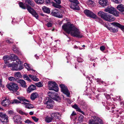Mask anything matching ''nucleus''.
Here are the masks:
<instances>
[{
  "label": "nucleus",
  "mask_w": 124,
  "mask_h": 124,
  "mask_svg": "<svg viewBox=\"0 0 124 124\" xmlns=\"http://www.w3.org/2000/svg\"><path fill=\"white\" fill-rule=\"evenodd\" d=\"M46 2L47 4H49L51 3L50 0H46Z\"/></svg>",
  "instance_id": "nucleus-59"
},
{
  "label": "nucleus",
  "mask_w": 124,
  "mask_h": 124,
  "mask_svg": "<svg viewBox=\"0 0 124 124\" xmlns=\"http://www.w3.org/2000/svg\"><path fill=\"white\" fill-rule=\"evenodd\" d=\"M112 14L116 16H118L119 15V12L116 11L115 8V10L113 12Z\"/></svg>",
  "instance_id": "nucleus-40"
},
{
  "label": "nucleus",
  "mask_w": 124,
  "mask_h": 124,
  "mask_svg": "<svg viewBox=\"0 0 124 124\" xmlns=\"http://www.w3.org/2000/svg\"><path fill=\"white\" fill-rule=\"evenodd\" d=\"M48 95L49 97L52 98H53L54 96L55 95V94L52 92L51 91H49L48 93Z\"/></svg>",
  "instance_id": "nucleus-36"
},
{
  "label": "nucleus",
  "mask_w": 124,
  "mask_h": 124,
  "mask_svg": "<svg viewBox=\"0 0 124 124\" xmlns=\"http://www.w3.org/2000/svg\"><path fill=\"white\" fill-rule=\"evenodd\" d=\"M52 3L53 6L54 7L59 9L62 8V6L60 5H59L58 4H57L54 2H53Z\"/></svg>",
  "instance_id": "nucleus-37"
},
{
  "label": "nucleus",
  "mask_w": 124,
  "mask_h": 124,
  "mask_svg": "<svg viewBox=\"0 0 124 124\" xmlns=\"http://www.w3.org/2000/svg\"><path fill=\"white\" fill-rule=\"evenodd\" d=\"M108 2L107 0H100L99 2V3L103 7L107 6Z\"/></svg>",
  "instance_id": "nucleus-18"
},
{
  "label": "nucleus",
  "mask_w": 124,
  "mask_h": 124,
  "mask_svg": "<svg viewBox=\"0 0 124 124\" xmlns=\"http://www.w3.org/2000/svg\"><path fill=\"white\" fill-rule=\"evenodd\" d=\"M72 107L76 109V110L77 111L81 113L84 115V113L81 110L80 108L78 107L77 105H74Z\"/></svg>",
  "instance_id": "nucleus-23"
},
{
  "label": "nucleus",
  "mask_w": 124,
  "mask_h": 124,
  "mask_svg": "<svg viewBox=\"0 0 124 124\" xmlns=\"http://www.w3.org/2000/svg\"><path fill=\"white\" fill-rule=\"evenodd\" d=\"M44 104L47 105L46 107L48 108H52L54 104V101L48 98H46Z\"/></svg>",
  "instance_id": "nucleus-4"
},
{
  "label": "nucleus",
  "mask_w": 124,
  "mask_h": 124,
  "mask_svg": "<svg viewBox=\"0 0 124 124\" xmlns=\"http://www.w3.org/2000/svg\"><path fill=\"white\" fill-rule=\"evenodd\" d=\"M8 79L10 81H16V79L14 77H10L8 78Z\"/></svg>",
  "instance_id": "nucleus-48"
},
{
  "label": "nucleus",
  "mask_w": 124,
  "mask_h": 124,
  "mask_svg": "<svg viewBox=\"0 0 124 124\" xmlns=\"http://www.w3.org/2000/svg\"><path fill=\"white\" fill-rule=\"evenodd\" d=\"M60 86L61 88L62 91L63 93L66 95L67 96L69 97L70 93L67 89V87L63 84L60 85Z\"/></svg>",
  "instance_id": "nucleus-7"
},
{
  "label": "nucleus",
  "mask_w": 124,
  "mask_h": 124,
  "mask_svg": "<svg viewBox=\"0 0 124 124\" xmlns=\"http://www.w3.org/2000/svg\"><path fill=\"white\" fill-rule=\"evenodd\" d=\"M13 85L12 91L13 92L16 91L19 89L18 85L14 83L13 82Z\"/></svg>",
  "instance_id": "nucleus-22"
},
{
  "label": "nucleus",
  "mask_w": 124,
  "mask_h": 124,
  "mask_svg": "<svg viewBox=\"0 0 124 124\" xmlns=\"http://www.w3.org/2000/svg\"><path fill=\"white\" fill-rule=\"evenodd\" d=\"M28 76L32 80L34 81H37L39 80V79L35 76L31 74L29 75Z\"/></svg>",
  "instance_id": "nucleus-26"
},
{
  "label": "nucleus",
  "mask_w": 124,
  "mask_h": 124,
  "mask_svg": "<svg viewBox=\"0 0 124 124\" xmlns=\"http://www.w3.org/2000/svg\"><path fill=\"white\" fill-rule=\"evenodd\" d=\"M36 88V86L33 85H32L30 86L27 89V92L28 93H29L35 90Z\"/></svg>",
  "instance_id": "nucleus-16"
},
{
  "label": "nucleus",
  "mask_w": 124,
  "mask_h": 124,
  "mask_svg": "<svg viewBox=\"0 0 124 124\" xmlns=\"http://www.w3.org/2000/svg\"><path fill=\"white\" fill-rule=\"evenodd\" d=\"M43 10L45 12L49 13L50 12V9L48 8L46 6H44L42 8Z\"/></svg>",
  "instance_id": "nucleus-25"
},
{
  "label": "nucleus",
  "mask_w": 124,
  "mask_h": 124,
  "mask_svg": "<svg viewBox=\"0 0 124 124\" xmlns=\"http://www.w3.org/2000/svg\"><path fill=\"white\" fill-rule=\"evenodd\" d=\"M100 49L102 51H104L105 49V47L104 46H102L100 47Z\"/></svg>",
  "instance_id": "nucleus-61"
},
{
  "label": "nucleus",
  "mask_w": 124,
  "mask_h": 124,
  "mask_svg": "<svg viewBox=\"0 0 124 124\" xmlns=\"http://www.w3.org/2000/svg\"><path fill=\"white\" fill-rule=\"evenodd\" d=\"M8 118V116L5 114L3 113H0V118Z\"/></svg>",
  "instance_id": "nucleus-33"
},
{
  "label": "nucleus",
  "mask_w": 124,
  "mask_h": 124,
  "mask_svg": "<svg viewBox=\"0 0 124 124\" xmlns=\"http://www.w3.org/2000/svg\"><path fill=\"white\" fill-rule=\"evenodd\" d=\"M24 122L25 123H27L28 124L31 123H32V122L29 120V119L26 120L24 121Z\"/></svg>",
  "instance_id": "nucleus-57"
},
{
  "label": "nucleus",
  "mask_w": 124,
  "mask_h": 124,
  "mask_svg": "<svg viewBox=\"0 0 124 124\" xmlns=\"http://www.w3.org/2000/svg\"><path fill=\"white\" fill-rule=\"evenodd\" d=\"M98 15L101 16V18L107 21L112 22L115 20V18L113 17L112 15H108L107 13H105L102 11L98 12Z\"/></svg>",
  "instance_id": "nucleus-2"
},
{
  "label": "nucleus",
  "mask_w": 124,
  "mask_h": 124,
  "mask_svg": "<svg viewBox=\"0 0 124 124\" xmlns=\"http://www.w3.org/2000/svg\"><path fill=\"white\" fill-rule=\"evenodd\" d=\"M23 65H20L19 66V67H18V69H19L18 70H21L22 69H23Z\"/></svg>",
  "instance_id": "nucleus-53"
},
{
  "label": "nucleus",
  "mask_w": 124,
  "mask_h": 124,
  "mask_svg": "<svg viewBox=\"0 0 124 124\" xmlns=\"http://www.w3.org/2000/svg\"><path fill=\"white\" fill-rule=\"evenodd\" d=\"M83 117L84 116L82 115H80V116L78 117V120L80 123H81L83 121Z\"/></svg>",
  "instance_id": "nucleus-42"
},
{
  "label": "nucleus",
  "mask_w": 124,
  "mask_h": 124,
  "mask_svg": "<svg viewBox=\"0 0 124 124\" xmlns=\"http://www.w3.org/2000/svg\"><path fill=\"white\" fill-rule=\"evenodd\" d=\"M109 30L111 32H113L114 33L118 31V30L117 29L112 28H110Z\"/></svg>",
  "instance_id": "nucleus-46"
},
{
  "label": "nucleus",
  "mask_w": 124,
  "mask_h": 124,
  "mask_svg": "<svg viewBox=\"0 0 124 124\" xmlns=\"http://www.w3.org/2000/svg\"><path fill=\"white\" fill-rule=\"evenodd\" d=\"M79 4L76 3H73L70 5V8L78 10L79 9V8L78 5Z\"/></svg>",
  "instance_id": "nucleus-15"
},
{
  "label": "nucleus",
  "mask_w": 124,
  "mask_h": 124,
  "mask_svg": "<svg viewBox=\"0 0 124 124\" xmlns=\"http://www.w3.org/2000/svg\"><path fill=\"white\" fill-rule=\"evenodd\" d=\"M69 1L71 2H72L73 3H78L79 2L77 0H69Z\"/></svg>",
  "instance_id": "nucleus-52"
},
{
  "label": "nucleus",
  "mask_w": 124,
  "mask_h": 124,
  "mask_svg": "<svg viewBox=\"0 0 124 124\" xmlns=\"http://www.w3.org/2000/svg\"><path fill=\"white\" fill-rule=\"evenodd\" d=\"M3 59L4 61L8 60L10 59V58L9 56L7 55L4 56L3 57Z\"/></svg>",
  "instance_id": "nucleus-47"
},
{
  "label": "nucleus",
  "mask_w": 124,
  "mask_h": 124,
  "mask_svg": "<svg viewBox=\"0 0 124 124\" xmlns=\"http://www.w3.org/2000/svg\"><path fill=\"white\" fill-rule=\"evenodd\" d=\"M23 77L24 80H27L29 82H31V80L29 78L27 74L24 75H23Z\"/></svg>",
  "instance_id": "nucleus-31"
},
{
  "label": "nucleus",
  "mask_w": 124,
  "mask_h": 124,
  "mask_svg": "<svg viewBox=\"0 0 124 124\" xmlns=\"http://www.w3.org/2000/svg\"><path fill=\"white\" fill-rule=\"evenodd\" d=\"M18 83L20 85V86L23 88H26L27 87V86L26 85V83L24 80H19L17 81Z\"/></svg>",
  "instance_id": "nucleus-14"
},
{
  "label": "nucleus",
  "mask_w": 124,
  "mask_h": 124,
  "mask_svg": "<svg viewBox=\"0 0 124 124\" xmlns=\"http://www.w3.org/2000/svg\"><path fill=\"white\" fill-rule=\"evenodd\" d=\"M77 115V114L75 113L74 111L72 113L70 116V118L71 119H73L75 116Z\"/></svg>",
  "instance_id": "nucleus-45"
},
{
  "label": "nucleus",
  "mask_w": 124,
  "mask_h": 124,
  "mask_svg": "<svg viewBox=\"0 0 124 124\" xmlns=\"http://www.w3.org/2000/svg\"><path fill=\"white\" fill-rule=\"evenodd\" d=\"M25 3H27L32 7H33L35 5V3L31 0H24Z\"/></svg>",
  "instance_id": "nucleus-24"
},
{
  "label": "nucleus",
  "mask_w": 124,
  "mask_h": 124,
  "mask_svg": "<svg viewBox=\"0 0 124 124\" xmlns=\"http://www.w3.org/2000/svg\"><path fill=\"white\" fill-rule=\"evenodd\" d=\"M8 113L10 115H13L14 113V112L12 110H9L8 111Z\"/></svg>",
  "instance_id": "nucleus-56"
},
{
  "label": "nucleus",
  "mask_w": 124,
  "mask_h": 124,
  "mask_svg": "<svg viewBox=\"0 0 124 124\" xmlns=\"http://www.w3.org/2000/svg\"><path fill=\"white\" fill-rule=\"evenodd\" d=\"M12 119L14 123L17 124H20L22 123L20 116L18 115H16L13 116Z\"/></svg>",
  "instance_id": "nucleus-9"
},
{
  "label": "nucleus",
  "mask_w": 124,
  "mask_h": 124,
  "mask_svg": "<svg viewBox=\"0 0 124 124\" xmlns=\"http://www.w3.org/2000/svg\"><path fill=\"white\" fill-rule=\"evenodd\" d=\"M62 29L68 34H70L73 37L81 38L83 36L79 30L72 24L68 23L65 24L62 26Z\"/></svg>",
  "instance_id": "nucleus-1"
},
{
  "label": "nucleus",
  "mask_w": 124,
  "mask_h": 124,
  "mask_svg": "<svg viewBox=\"0 0 124 124\" xmlns=\"http://www.w3.org/2000/svg\"><path fill=\"white\" fill-rule=\"evenodd\" d=\"M89 124H103L102 120L99 118L95 117L94 119L89 120Z\"/></svg>",
  "instance_id": "nucleus-5"
},
{
  "label": "nucleus",
  "mask_w": 124,
  "mask_h": 124,
  "mask_svg": "<svg viewBox=\"0 0 124 124\" xmlns=\"http://www.w3.org/2000/svg\"><path fill=\"white\" fill-rule=\"evenodd\" d=\"M17 99L20 100V101H27L29 102V101H28L27 100L25 99L23 97H17Z\"/></svg>",
  "instance_id": "nucleus-38"
},
{
  "label": "nucleus",
  "mask_w": 124,
  "mask_h": 124,
  "mask_svg": "<svg viewBox=\"0 0 124 124\" xmlns=\"http://www.w3.org/2000/svg\"><path fill=\"white\" fill-rule=\"evenodd\" d=\"M44 2V0H39V4H42Z\"/></svg>",
  "instance_id": "nucleus-64"
},
{
  "label": "nucleus",
  "mask_w": 124,
  "mask_h": 124,
  "mask_svg": "<svg viewBox=\"0 0 124 124\" xmlns=\"http://www.w3.org/2000/svg\"><path fill=\"white\" fill-rule=\"evenodd\" d=\"M43 85V84L42 82H39V87H42Z\"/></svg>",
  "instance_id": "nucleus-63"
},
{
  "label": "nucleus",
  "mask_w": 124,
  "mask_h": 124,
  "mask_svg": "<svg viewBox=\"0 0 124 124\" xmlns=\"http://www.w3.org/2000/svg\"><path fill=\"white\" fill-rule=\"evenodd\" d=\"M13 50L15 53H17L19 55L21 54V53L19 51V50L16 48L15 46L13 47Z\"/></svg>",
  "instance_id": "nucleus-34"
},
{
  "label": "nucleus",
  "mask_w": 124,
  "mask_h": 124,
  "mask_svg": "<svg viewBox=\"0 0 124 124\" xmlns=\"http://www.w3.org/2000/svg\"><path fill=\"white\" fill-rule=\"evenodd\" d=\"M111 24L115 27H117L120 28L122 31L124 32V26L118 23L115 22L111 23Z\"/></svg>",
  "instance_id": "nucleus-12"
},
{
  "label": "nucleus",
  "mask_w": 124,
  "mask_h": 124,
  "mask_svg": "<svg viewBox=\"0 0 124 124\" xmlns=\"http://www.w3.org/2000/svg\"><path fill=\"white\" fill-rule=\"evenodd\" d=\"M22 104L25 105V108L28 109H31L33 108L32 105L29 103H27L23 102L22 103Z\"/></svg>",
  "instance_id": "nucleus-21"
},
{
  "label": "nucleus",
  "mask_w": 124,
  "mask_h": 124,
  "mask_svg": "<svg viewBox=\"0 0 124 124\" xmlns=\"http://www.w3.org/2000/svg\"><path fill=\"white\" fill-rule=\"evenodd\" d=\"M13 82H12L9 83H8L7 84V87L9 90L12 91V89H13Z\"/></svg>",
  "instance_id": "nucleus-32"
},
{
  "label": "nucleus",
  "mask_w": 124,
  "mask_h": 124,
  "mask_svg": "<svg viewBox=\"0 0 124 124\" xmlns=\"http://www.w3.org/2000/svg\"><path fill=\"white\" fill-rule=\"evenodd\" d=\"M15 77L16 78H21L22 77V75L20 72H18L15 73Z\"/></svg>",
  "instance_id": "nucleus-29"
},
{
  "label": "nucleus",
  "mask_w": 124,
  "mask_h": 124,
  "mask_svg": "<svg viewBox=\"0 0 124 124\" xmlns=\"http://www.w3.org/2000/svg\"><path fill=\"white\" fill-rule=\"evenodd\" d=\"M19 113L22 115H27V113H25L21 110H19Z\"/></svg>",
  "instance_id": "nucleus-54"
},
{
  "label": "nucleus",
  "mask_w": 124,
  "mask_h": 124,
  "mask_svg": "<svg viewBox=\"0 0 124 124\" xmlns=\"http://www.w3.org/2000/svg\"><path fill=\"white\" fill-rule=\"evenodd\" d=\"M54 1L57 4H60L61 3L60 0H54Z\"/></svg>",
  "instance_id": "nucleus-58"
},
{
  "label": "nucleus",
  "mask_w": 124,
  "mask_h": 124,
  "mask_svg": "<svg viewBox=\"0 0 124 124\" xmlns=\"http://www.w3.org/2000/svg\"><path fill=\"white\" fill-rule=\"evenodd\" d=\"M48 87L49 90H53L56 92H58L59 90L58 85L55 82H49Z\"/></svg>",
  "instance_id": "nucleus-3"
},
{
  "label": "nucleus",
  "mask_w": 124,
  "mask_h": 124,
  "mask_svg": "<svg viewBox=\"0 0 124 124\" xmlns=\"http://www.w3.org/2000/svg\"><path fill=\"white\" fill-rule=\"evenodd\" d=\"M4 98V100L2 101L1 104L3 106H8L11 103L10 101L7 97H5Z\"/></svg>",
  "instance_id": "nucleus-10"
},
{
  "label": "nucleus",
  "mask_w": 124,
  "mask_h": 124,
  "mask_svg": "<svg viewBox=\"0 0 124 124\" xmlns=\"http://www.w3.org/2000/svg\"><path fill=\"white\" fill-rule=\"evenodd\" d=\"M29 64L27 63H25L24 64V65L25 67L27 69V70L29 71H30L31 72L33 73V72H35V71L31 69V68L29 66Z\"/></svg>",
  "instance_id": "nucleus-27"
},
{
  "label": "nucleus",
  "mask_w": 124,
  "mask_h": 124,
  "mask_svg": "<svg viewBox=\"0 0 124 124\" xmlns=\"http://www.w3.org/2000/svg\"><path fill=\"white\" fill-rule=\"evenodd\" d=\"M55 113L54 112L51 114V116L53 118H54V116H55Z\"/></svg>",
  "instance_id": "nucleus-62"
},
{
  "label": "nucleus",
  "mask_w": 124,
  "mask_h": 124,
  "mask_svg": "<svg viewBox=\"0 0 124 124\" xmlns=\"http://www.w3.org/2000/svg\"><path fill=\"white\" fill-rule=\"evenodd\" d=\"M10 58V60H12L13 61H14L16 60V62L18 63H19V62H21V61L18 59L17 56L14 54H11Z\"/></svg>",
  "instance_id": "nucleus-11"
},
{
  "label": "nucleus",
  "mask_w": 124,
  "mask_h": 124,
  "mask_svg": "<svg viewBox=\"0 0 124 124\" xmlns=\"http://www.w3.org/2000/svg\"><path fill=\"white\" fill-rule=\"evenodd\" d=\"M88 2H87V4L88 5H94V2L92 0H88Z\"/></svg>",
  "instance_id": "nucleus-44"
},
{
  "label": "nucleus",
  "mask_w": 124,
  "mask_h": 124,
  "mask_svg": "<svg viewBox=\"0 0 124 124\" xmlns=\"http://www.w3.org/2000/svg\"><path fill=\"white\" fill-rule=\"evenodd\" d=\"M31 118H32V119L36 122H37L38 121L39 119L38 118H37L35 116H32Z\"/></svg>",
  "instance_id": "nucleus-49"
},
{
  "label": "nucleus",
  "mask_w": 124,
  "mask_h": 124,
  "mask_svg": "<svg viewBox=\"0 0 124 124\" xmlns=\"http://www.w3.org/2000/svg\"><path fill=\"white\" fill-rule=\"evenodd\" d=\"M38 95V94L37 93H32L30 96V98L32 100H34Z\"/></svg>",
  "instance_id": "nucleus-20"
},
{
  "label": "nucleus",
  "mask_w": 124,
  "mask_h": 124,
  "mask_svg": "<svg viewBox=\"0 0 124 124\" xmlns=\"http://www.w3.org/2000/svg\"><path fill=\"white\" fill-rule=\"evenodd\" d=\"M27 7V9L28 11L33 16L35 17L37 19L38 18V16L34 10L29 5L27 4L26 5Z\"/></svg>",
  "instance_id": "nucleus-6"
},
{
  "label": "nucleus",
  "mask_w": 124,
  "mask_h": 124,
  "mask_svg": "<svg viewBox=\"0 0 124 124\" xmlns=\"http://www.w3.org/2000/svg\"><path fill=\"white\" fill-rule=\"evenodd\" d=\"M84 13L87 16L94 18H95L96 16L93 12L88 9H86L84 11Z\"/></svg>",
  "instance_id": "nucleus-8"
},
{
  "label": "nucleus",
  "mask_w": 124,
  "mask_h": 124,
  "mask_svg": "<svg viewBox=\"0 0 124 124\" xmlns=\"http://www.w3.org/2000/svg\"><path fill=\"white\" fill-rule=\"evenodd\" d=\"M115 8L110 6H109L104 10L105 11L111 14H112L115 10Z\"/></svg>",
  "instance_id": "nucleus-13"
},
{
  "label": "nucleus",
  "mask_w": 124,
  "mask_h": 124,
  "mask_svg": "<svg viewBox=\"0 0 124 124\" xmlns=\"http://www.w3.org/2000/svg\"><path fill=\"white\" fill-rule=\"evenodd\" d=\"M120 11L122 12V13L124 14V8L123 5L122 4L118 5L116 7Z\"/></svg>",
  "instance_id": "nucleus-19"
},
{
  "label": "nucleus",
  "mask_w": 124,
  "mask_h": 124,
  "mask_svg": "<svg viewBox=\"0 0 124 124\" xmlns=\"http://www.w3.org/2000/svg\"><path fill=\"white\" fill-rule=\"evenodd\" d=\"M52 23L50 22L46 24V26L49 27H51L52 26Z\"/></svg>",
  "instance_id": "nucleus-55"
},
{
  "label": "nucleus",
  "mask_w": 124,
  "mask_h": 124,
  "mask_svg": "<svg viewBox=\"0 0 124 124\" xmlns=\"http://www.w3.org/2000/svg\"><path fill=\"white\" fill-rule=\"evenodd\" d=\"M53 98L54 100L57 101H59L60 100V97L56 95L55 94L54 96L53 97Z\"/></svg>",
  "instance_id": "nucleus-39"
},
{
  "label": "nucleus",
  "mask_w": 124,
  "mask_h": 124,
  "mask_svg": "<svg viewBox=\"0 0 124 124\" xmlns=\"http://www.w3.org/2000/svg\"><path fill=\"white\" fill-rule=\"evenodd\" d=\"M8 118H0V121L3 123V124H6L8 122Z\"/></svg>",
  "instance_id": "nucleus-30"
},
{
  "label": "nucleus",
  "mask_w": 124,
  "mask_h": 124,
  "mask_svg": "<svg viewBox=\"0 0 124 124\" xmlns=\"http://www.w3.org/2000/svg\"><path fill=\"white\" fill-rule=\"evenodd\" d=\"M19 5L20 7L22 9H25L26 8L25 6L24 5L23 3L22 2L19 3Z\"/></svg>",
  "instance_id": "nucleus-41"
},
{
  "label": "nucleus",
  "mask_w": 124,
  "mask_h": 124,
  "mask_svg": "<svg viewBox=\"0 0 124 124\" xmlns=\"http://www.w3.org/2000/svg\"><path fill=\"white\" fill-rule=\"evenodd\" d=\"M77 61L79 62H82L83 61V59L80 57H78L77 59Z\"/></svg>",
  "instance_id": "nucleus-51"
},
{
  "label": "nucleus",
  "mask_w": 124,
  "mask_h": 124,
  "mask_svg": "<svg viewBox=\"0 0 124 124\" xmlns=\"http://www.w3.org/2000/svg\"><path fill=\"white\" fill-rule=\"evenodd\" d=\"M53 119L52 117L47 116L45 117V121L46 122L49 123L51 122Z\"/></svg>",
  "instance_id": "nucleus-28"
},
{
  "label": "nucleus",
  "mask_w": 124,
  "mask_h": 124,
  "mask_svg": "<svg viewBox=\"0 0 124 124\" xmlns=\"http://www.w3.org/2000/svg\"><path fill=\"white\" fill-rule=\"evenodd\" d=\"M122 0H115L116 1L115 3L117 4L120 3L122 2Z\"/></svg>",
  "instance_id": "nucleus-60"
},
{
  "label": "nucleus",
  "mask_w": 124,
  "mask_h": 124,
  "mask_svg": "<svg viewBox=\"0 0 124 124\" xmlns=\"http://www.w3.org/2000/svg\"><path fill=\"white\" fill-rule=\"evenodd\" d=\"M21 103V102L19 101L16 99H14L11 102V103L12 104H14V103L18 104Z\"/></svg>",
  "instance_id": "nucleus-43"
},
{
  "label": "nucleus",
  "mask_w": 124,
  "mask_h": 124,
  "mask_svg": "<svg viewBox=\"0 0 124 124\" xmlns=\"http://www.w3.org/2000/svg\"><path fill=\"white\" fill-rule=\"evenodd\" d=\"M18 65L17 64H15L13 65L12 66V69L13 70H18Z\"/></svg>",
  "instance_id": "nucleus-35"
},
{
  "label": "nucleus",
  "mask_w": 124,
  "mask_h": 124,
  "mask_svg": "<svg viewBox=\"0 0 124 124\" xmlns=\"http://www.w3.org/2000/svg\"><path fill=\"white\" fill-rule=\"evenodd\" d=\"M51 14L52 15L54 16L59 18H61L62 17V15L61 14H59L57 12H55L54 11H52Z\"/></svg>",
  "instance_id": "nucleus-17"
},
{
  "label": "nucleus",
  "mask_w": 124,
  "mask_h": 124,
  "mask_svg": "<svg viewBox=\"0 0 124 124\" xmlns=\"http://www.w3.org/2000/svg\"><path fill=\"white\" fill-rule=\"evenodd\" d=\"M60 115L59 114L57 113H55V116H54V117L56 118H58L59 119Z\"/></svg>",
  "instance_id": "nucleus-50"
}]
</instances>
